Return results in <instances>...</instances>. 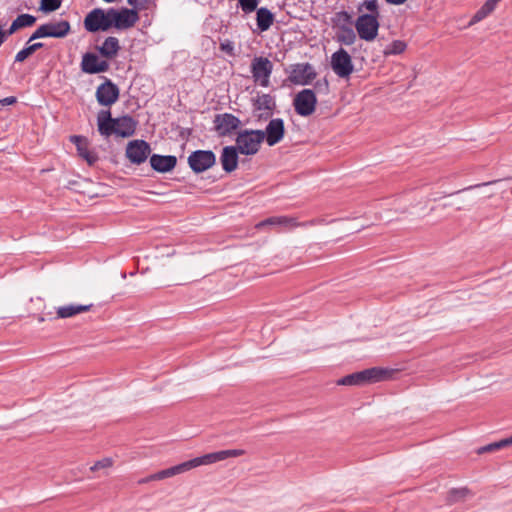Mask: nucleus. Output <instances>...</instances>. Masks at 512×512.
<instances>
[{
	"mask_svg": "<svg viewBox=\"0 0 512 512\" xmlns=\"http://www.w3.org/2000/svg\"><path fill=\"white\" fill-rule=\"evenodd\" d=\"M97 126L99 133L106 138L111 135L128 138L134 135L137 121L129 115L112 118L109 110H101L97 115Z\"/></svg>",
	"mask_w": 512,
	"mask_h": 512,
	"instance_id": "obj_1",
	"label": "nucleus"
},
{
	"mask_svg": "<svg viewBox=\"0 0 512 512\" xmlns=\"http://www.w3.org/2000/svg\"><path fill=\"white\" fill-rule=\"evenodd\" d=\"M390 376V370L379 367H373L346 375L339 379L337 381V384L344 386H361L365 384L387 380L388 378H390Z\"/></svg>",
	"mask_w": 512,
	"mask_h": 512,
	"instance_id": "obj_2",
	"label": "nucleus"
},
{
	"mask_svg": "<svg viewBox=\"0 0 512 512\" xmlns=\"http://www.w3.org/2000/svg\"><path fill=\"white\" fill-rule=\"evenodd\" d=\"M246 452L243 449H228V450H221L216 451L212 453L205 454L200 457H196L194 459L182 462L178 464L180 473H185L191 469H194L196 467L202 466V465H210L216 462H220L223 460H226L228 458H234L244 455Z\"/></svg>",
	"mask_w": 512,
	"mask_h": 512,
	"instance_id": "obj_3",
	"label": "nucleus"
},
{
	"mask_svg": "<svg viewBox=\"0 0 512 512\" xmlns=\"http://www.w3.org/2000/svg\"><path fill=\"white\" fill-rule=\"evenodd\" d=\"M113 27L111 8L104 10L95 8L91 10L84 19V28L91 33L108 31Z\"/></svg>",
	"mask_w": 512,
	"mask_h": 512,
	"instance_id": "obj_4",
	"label": "nucleus"
},
{
	"mask_svg": "<svg viewBox=\"0 0 512 512\" xmlns=\"http://www.w3.org/2000/svg\"><path fill=\"white\" fill-rule=\"evenodd\" d=\"M263 141V130H244L237 135L236 148L241 154L254 155L259 151Z\"/></svg>",
	"mask_w": 512,
	"mask_h": 512,
	"instance_id": "obj_5",
	"label": "nucleus"
},
{
	"mask_svg": "<svg viewBox=\"0 0 512 512\" xmlns=\"http://www.w3.org/2000/svg\"><path fill=\"white\" fill-rule=\"evenodd\" d=\"M250 68L253 80L256 84L265 88L270 85L273 63L268 58L263 56L254 57Z\"/></svg>",
	"mask_w": 512,
	"mask_h": 512,
	"instance_id": "obj_6",
	"label": "nucleus"
},
{
	"mask_svg": "<svg viewBox=\"0 0 512 512\" xmlns=\"http://www.w3.org/2000/svg\"><path fill=\"white\" fill-rule=\"evenodd\" d=\"M316 105L317 97L312 89L299 91L293 99L295 112L302 117L312 115L315 112Z\"/></svg>",
	"mask_w": 512,
	"mask_h": 512,
	"instance_id": "obj_7",
	"label": "nucleus"
},
{
	"mask_svg": "<svg viewBox=\"0 0 512 512\" xmlns=\"http://www.w3.org/2000/svg\"><path fill=\"white\" fill-rule=\"evenodd\" d=\"M330 65L333 72L340 78L347 79L354 71V65L349 53L340 48L331 55Z\"/></svg>",
	"mask_w": 512,
	"mask_h": 512,
	"instance_id": "obj_8",
	"label": "nucleus"
},
{
	"mask_svg": "<svg viewBox=\"0 0 512 512\" xmlns=\"http://www.w3.org/2000/svg\"><path fill=\"white\" fill-rule=\"evenodd\" d=\"M378 19L375 15L358 16L355 28L360 39L371 42L377 37L380 26Z\"/></svg>",
	"mask_w": 512,
	"mask_h": 512,
	"instance_id": "obj_9",
	"label": "nucleus"
},
{
	"mask_svg": "<svg viewBox=\"0 0 512 512\" xmlns=\"http://www.w3.org/2000/svg\"><path fill=\"white\" fill-rule=\"evenodd\" d=\"M216 162V156L211 150H196L188 157L189 167L195 173H201L211 168Z\"/></svg>",
	"mask_w": 512,
	"mask_h": 512,
	"instance_id": "obj_10",
	"label": "nucleus"
},
{
	"mask_svg": "<svg viewBox=\"0 0 512 512\" xmlns=\"http://www.w3.org/2000/svg\"><path fill=\"white\" fill-rule=\"evenodd\" d=\"M252 106L258 120H267L272 115L276 102L270 94L257 93L256 97L252 99Z\"/></svg>",
	"mask_w": 512,
	"mask_h": 512,
	"instance_id": "obj_11",
	"label": "nucleus"
},
{
	"mask_svg": "<svg viewBox=\"0 0 512 512\" xmlns=\"http://www.w3.org/2000/svg\"><path fill=\"white\" fill-rule=\"evenodd\" d=\"M317 76L314 67L309 63H298L291 66L289 81L296 85H308Z\"/></svg>",
	"mask_w": 512,
	"mask_h": 512,
	"instance_id": "obj_12",
	"label": "nucleus"
},
{
	"mask_svg": "<svg viewBox=\"0 0 512 512\" xmlns=\"http://www.w3.org/2000/svg\"><path fill=\"white\" fill-rule=\"evenodd\" d=\"M113 27L118 30H125L133 27L139 20L138 12L134 9L122 8L117 10L111 8Z\"/></svg>",
	"mask_w": 512,
	"mask_h": 512,
	"instance_id": "obj_13",
	"label": "nucleus"
},
{
	"mask_svg": "<svg viewBox=\"0 0 512 512\" xmlns=\"http://www.w3.org/2000/svg\"><path fill=\"white\" fill-rule=\"evenodd\" d=\"M150 146L144 140H133L127 144L126 157L134 164H141L146 161L150 154Z\"/></svg>",
	"mask_w": 512,
	"mask_h": 512,
	"instance_id": "obj_14",
	"label": "nucleus"
},
{
	"mask_svg": "<svg viewBox=\"0 0 512 512\" xmlns=\"http://www.w3.org/2000/svg\"><path fill=\"white\" fill-rule=\"evenodd\" d=\"M80 67L86 74H98L108 71L110 64L107 60H101L95 53L87 52L82 56Z\"/></svg>",
	"mask_w": 512,
	"mask_h": 512,
	"instance_id": "obj_15",
	"label": "nucleus"
},
{
	"mask_svg": "<svg viewBox=\"0 0 512 512\" xmlns=\"http://www.w3.org/2000/svg\"><path fill=\"white\" fill-rule=\"evenodd\" d=\"M214 125L219 136H227L240 127L241 121L231 113H223L215 116Z\"/></svg>",
	"mask_w": 512,
	"mask_h": 512,
	"instance_id": "obj_16",
	"label": "nucleus"
},
{
	"mask_svg": "<svg viewBox=\"0 0 512 512\" xmlns=\"http://www.w3.org/2000/svg\"><path fill=\"white\" fill-rule=\"evenodd\" d=\"M119 98V88L110 79H106L96 91V99L100 105L111 106Z\"/></svg>",
	"mask_w": 512,
	"mask_h": 512,
	"instance_id": "obj_17",
	"label": "nucleus"
},
{
	"mask_svg": "<svg viewBox=\"0 0 512 512\" xmlns=\"http://www.w3.org/2000/svg\"><path fill=\"white\" fill-rule=\"evenodd\" d=\"M285 126L281 118H273L264 130V140L269 146L278 144L284 138Z\"/></svg>",
	"mask_w": 512,
	"mask_h": 512,
	"instance_id": "obj_18",
	"label": "nucleus"
},
{
	"mask_svg": "<svg viewBox=\"0 0 512 512\" xmlns=\"http://www.w3.org/2000/svg\"><path fill=\"white\" fill-rule=\"evenodd\" d=\"M314 223V221L299 223L297 222L296 218L289 216H273L257 223L255 227L257 229H261L265 226H279L287 229H292L298 226L313 225Z\"/></svg>",
	"mask_w": 512,
	"mask_h": 512,
	"instance_id": "obj_19",
	"label": "nucleus"
},
{
	"mask_svg": "<svg viewBox=\"0 0 512 512\" xmlns=\"http://www.w3.org/2000/svg\"><path fill=\"white\" fill-rule=\"evenodd\" d=\"M70 140L76 145L79 156L83 158L90 166L97 162L98 155L96 152L89 149L86 138L74 135L70 137Z\"/></svg>",
	"mask_w": 512,
	"mask_h": 512,
	"instance_id": "obj_20",
	"label": "nucleus"
},
{
	"mask_svg": "<svg viewBox=\"0 0 512 512\" xmlns=\"http://www.w3.org/2000/svg\"><path fill=\"white\" fill-rule=\"evenodd\" d=\"M177 163V158L172 155H159V154H153L150 157V164L151 167L161 173H166L171 171Z\"/></svg>",
	"mask_w": 512,
	"mask_h": 512,
	"instance_id": "obj_21",
	"label": "nucleus"
},
{
	"mask_svg": "<svg viewBox=\"0 0 512 512\" xmlns=\"http://www.w3.org/2000/svg\"><path fill=\"white\" fill-rule=\"evenodd\" d=\"M238 152L239 150L234 146L223 148L220 160L224 171L232 172L237 168Z\"/></svg>",
	"mask_w": 512,
	"mask_h": 512,
	"instance_id": "obj_22",
	"label": "nucleus"
},
{
	"mask_svg": "<svg viewBox=\"0 0 512 512\" xmlns=\"http://www.w3.org/2000/svg\"><path fill=\"white\" fill-rule=\"evenodd\" d=\"M43 25L47 37L63 38L69 34L71 29L70 23L66 20L49 22Z\"/></svg>",
	"mask_w": 512,
	"mask_h": 512,
	"instance_id": "obj_23",
	"label": "nucleus"
},
{
	"mask_svg": "<svg viewBox=\"0 0 512 512\" xmlns=\"http://www.w3.org/2000/svg\"><path fill=\"white\" fill-rule=\"evenodd\" d=\"M121 49L118 38L114 36L107 37L101 46L97 47L98 52L106 59H114Z\"/></svg>",
	"mask_w": 512,
	"mask_h": 512,
	"instance_id": "obj_24",
	"label": "nucleus"
},
{
	"mask_svg": "<svg viewBox=\"0 0 512 512\" xmlns=\"http://www.w3.org/2000/svg\"><path fill=\"white\" fill-rule=\"evenodd\" d=\"M274 14L266 7L256 9V23L259 32H265L270 29L274 23Z\"/></svg>",
	"mask_w": 512,
	"mask_h": 512,
	"instance_id": "obj_25",
	"label": "nucleus"
},
{
	"mask_svg": "<svg viewBox=\"0 0 512 512\" xmlns=\"http://www.w3.org/2000/svg\"><path fill=\"white\" fill-rule=\"evenodd\" d=\"M92 304L81 305V304H69L57 308V318L65 319L73 317L77 314L87 312L91 309Z\"/></svg>",
	"mask_w": 512,
	"mask_h": 512,
	"instance_id": "obj_26",
	"label": "nucleus"
},
{
	"mask_svg": "<svg viewBox=\"0 0 512 512\" xmlns=\"http://www.w3.org/2000/svg\"><path fill=\"white\" fill-rule=\"evenodd\" d=\"M179 474H181L179 466L175 465L170 468L153 473L145 478L139 479L138 484L142 485V484H146L151 481H160V480L170 478V477H173V476L179 475Z\"/></svg>",
	"mask_w": 512,
	"mask_h": 512,
	"instance_id": "obj_27",
	"label": "nucleus"
},
{
	"mask_svg": "<svg viewBox=\"0 0 512 512\" xmlns=\"http://www.w3.org/2000/svg\"><path fill=\"white\" fill-rule=\"evenodd\" d=\"M331 24L335 30L351 27L353 24L352 16L347 11L336 12L333 17H331Z\"/></svg>",
	"mask_w": 512,
	"mask_h": 512,
	"instance_id": "obj_28",
	"label": "nucleus"
},
{
	"mask_svg": "<svg viewBox=\"0 0 512 512\" xmlns=\"http://www.w3.org/2000/svg\"><path fill=\"white\" fill-rule=\"evenodd\" d=\"M356 33L353 30V27H346L341 30H336L335 39L340 44L350 46L355 43L356 41Z\"/></svg>",
	"mask_w": 512,
	"mask_h": 512,
	"instance_id": "obj_29",
	"label": "nucleus"
},
{
	"mask_svg": "<svg viewBox=\"0 0 512 512\" xmlns=\"http://www.w3.org/2000/svg\"><path fill=\"white\" fill-rule=\"evenodd\" d=\"M44 46L41 42H36L31 45L26 46L22 50H20L15 56V62H23L29 56H31L38 49H41Z\"/></svg>",
	"mask_w": 512,
	"mask_h": 512,
	"instance_id": "obj_30",
	"label": "nucleus"
},
{
	"mask_svg": "<svg viewBox=\"0 0 512 512\" xmlns=\"http://www.w3.org/2000/svg\"><path fill=\"white\" fill-rule=\"evenodd\" d=\"M357 9H358V12L367 10L369 13H366L365 15H375L376 18H379V16H380L377 0H363L359 4Z\"/></svg>",
	"mask_w": 512,
	"mask_h": 512,
	"instance_id": "obj_31",
	"label": "nucleus"
},
{
	"mask_svg": "<svg viewBox=\"0 0 512 512\" xmlns=\"http://www.w3.org/2000/svg\"><path fill=\"white\" fill-rule=\"evenodd\" d=\"M509 445H512V436L509 438H505L500 441L494 442V443H490L486 446H483L479 449L478 453L481 454V453H485V452H492L495 450L505 448Z\"/></svg>",
	"mask_w": 512,
	"mask_h": 512,
	"instance_id": "obj_32",
	"label": "nucleus"
},
{
	"mask_svg": "<svg viewBox=\"0 0 512 512\" xmlns=\"http://www.w3.org/2000/svg\"><path fill=\"white\" fill-rule=\"evenodd\" d=\"M407 45L404 41L394 40L384 51L385 55H398L405 51Z\"/></svg>",
	"mask_w": 512,
	"mask_h": 512,
	"instance_id": "obj_33",
	"label": "nucleus"
},
{
	"mask_svg": "<svg viewBox=\"0 0 512 512\" xmlns=\"http://www.w3.org/2000/svg\"><path fill=\"white\" fill-rule=\"evenodd\" d=\"M15 21L19 28L30 27L36 22V17L30 14H21L15 19Z\"/></svg>",
	"mask_w": 512,
	"mask_h": 512,
	"instance_id": "obj_34",
	"label": "nucleus"
},
{
	"mask_svg": "<svg viewBox=\"0 0 512 512\" xmlns=\"http://www.w3.org/2000/svg\"><path fill=\"white\" fill-rule=\"evenodd\" d=\"M259 0H239V6L245 14H250L257 9Z\"/></svg>",
	"mask_w": 512,
	"mask_h": 512,
	"instance_id": "obj_35",
	"label": "nucleus"
},
{
	"mask_svg": "<svg viewBox=\"0 0 512 512\" xmlns=\"http://www.w3.org/2000/svg\"><path fill=\"white\" fill-rule=\"evenodd\" d=\"M62 0H41V9L45 12H52L61 6Z\"/></svg>",
	"mask_w": 512,
	"mask_h": 512,
	"instance_id": "obj_36",
	"label": "nucleus"
},
{
	"mask_svg": "<svg viewBox=\"0 0 512 512\" xmlns=\"http://www.w3.org/2000/svg\"><path fill=\"white\" fill-rule=\"evenodd\" d=\"M492 12L493 11L490 10V8L486 7L483 4V6L472 17L471 24H474V23H477V22L483 20L485 17H487Z\"/></svg>",
	"mask_w": 512,
	"mask_h": 512,
	"instance_id": "obj_37",
	"label": "nucleus"
},
{
	"mask_svg": "<svg viewBox=\"0 0 512 512\" xmlns=\"http://www.w3.org/2000/svg\"><path fill=\"white\" fill-rule=\"evenodd\" d=\"M492 12L493 11L490 10V8L486 7L483 4V6L472 17L471 24H474V23H477V22L483 20L485 17H487Z\"/></svg>",
	"mask_w": 512,
	"mask_h": 512,
	"instance_id": "obj_38",
	"label": "nucleus"
},
{
	"mask_svg": "<svg viewBox=\"0 0 512 512\" xmlns=\"http://www.w3.org/2000/svg\"><path fill=\"white\" fill-rule=\"evenodd\" d=\"M112 465H113V460H112V458L107 457V458H103V459H101V460H99V461L95 462V463H94V465H92V466L90 467V470H91L92 472H94V471H98V470H100V469L109 468V467H111Z\"/></svg>",
	"mask_w": 512,
	"mask_h": 512,
	"instance_id": "obj_39",
	"label": "nucleus"
},
{
	"mask_svg": "<svg viewBox=\"0 0 512 512\" xmlns=\"http://www.w3.org/2000/svg\"><path fill=\"white\" fill-rule=\"evenodd\" d=\"M127 2L136 11L146 9L149 4V0H127Z\"/></svg>",
	"mask_w": 512,
	"mask_h": 512,
	"instance_id": "obj_40",
	"label": "nucleus"
},
{
	"mask_svg": "<svg viewBox=\"0 0 512 512\" xmlns=\"http://www.w3.org/2000/svg\"><path fill=\"white\" fill-rule=\"evenodd\" d=\"M220 49L221 51L225 52L226 54L230 56H234V44L230 40H225L220 43Z\"/></svg>",
	"mask_w": 512,
	"mask_h": 512,
	"instance_id": "obj_41",
	"label": "nucleus"
},
{
	"mask_svg": "<svg viewBox=\"0 0 512 512\" xmlns=\"http://www.w3.org/2000/svg\"><path fill=\"white\" fill-rule=\"evenodd\" d=\"M46 37L47 36H46L44 25H41L30 36V38L28 40V43L33 41V40L40 39V38H46Z\"/></svg>",
	"mask_w": 512,
	"mask_h": 512,
	"instance_id": "obj_42",
	"label": "nucleus"
},
{
	"mask_svg": "<svg viewBox=\"0 0 512 512\" xmlns=\"http://www.w3.org/2000/svg\"><path fill=\"white\" fill-rule=\"evenodd\" d=\"M17 102V98L15 96H9L3 99H0V105L6 106V105H13Z\"/></svg>",
	"mask_w": 512,
	"mask_h": 512,
	"instance_id": "obj_43",
	"label": "nucleus"
},
{
	"mask_svg": "<svg viewBox=\"0 0 512 512\" xmlns=\"http://www.w3.org/2000/svg\"><path fill=\"white\" fill-rule=\"evenodd\" d=\"M19 28L17 22L14 20L7 31H3L6 34V38L15 33Z\"/></svg>",
	"mask_w": 512,
	"mask_h": 512,
	"instance_id": "obj_44",
	"label": "nucleus"
},
{
	"mask_svg": "<svg viewBox=\"0 0 512 512\" xmlns=\"http://www.w3.org/2000/svg\"><path fill=\"white\" fill-rule=\"evenodd\" d=\"M499 0H487L484 5L494 11Z\"/></svg>",
	"mask_w": 512,
	"mask_h": 512,
	"instance_id": "obj_45",
	"label": "nucleus"
},
{
	"mask_svg": "<svg viewBox=\"0 0 512 512\" xmlns=\"http://www.w3.org/2000/svg\"><path fill=\"white\" fill-rule=\"evenodd\" d=\"M451 493L459 495L460 497H465V495L468 493V490L467 489L453 490Z\"/></svg>",
	"mask_w": 512,
	"mask_h": 512,
	"instance_id": "obj_46",
	"label": "nucleus"
},
{
	"mask_svg": "<svg viewBox=\"0 0 512 512\" xmlns=\"http://www.w3.org/2000/svg\"><path fill=\"white\" fill-rule=\"evenodd\" d=\"M388 3L393 5H401L405 3L407 0H386Z\"/></svg>",
	"mask_w": 512,
	"mask_h": 512,
	"instance_id": "obj_47",
	"label": "nucleus"
},
{
	"mask_svg": "<svg viewBox=\"0 0 512 512\" xmlns=\"http://www.w3.org/2000/svg\"><path fill=\"white\" fill-rule=\"evenodd\" d=\"M6 34L3 33L2 27L0 26V46L5 42Z\"/></svg>",
	"mask_w": 512,
	"mask_h": 512,
	"instance_id": "obj_48",
	"label": "nucleus"
},
{
	"mask_svg": "<svg viewBox=\"0 0 512 512\" xmlns=\"http://www.w3.org/2000/svg\"><path fill=\"white\" fill-rule=\"evenodd\" d=\"M493 182H487V183H483V184H478V185H475V186H469L468 188H465L464 190H469V189H473L475 187H480V186H483V185H489V184H492Z\"/></svg>",
	"mask_w": 512,
	"mask_h": 512,
	"instance_id": "obj_49",
	"label": "nucleus"
},
{
	"mask_svg": "<svg viewBox=\"0 0 512 512\" xmlns=\"http://www.w3.org/2000/svg\"><path fill=\"white\" fill-rule=\"evenodd\" d=\"M323 85H324L325 89H328V82H327V80H324Z\"/></svg>",
	"mask_w": 512,
	"mask_h": 512,
	"instance_id": "obj_50",
	"label": "nucleus"
},
{
	"mask_svg": "<svg viewBox=\"0 0 512 512\" xmlns=\"http://www.w3.org/2000/svg\"><path fill=\"white\" fill-rule=\"evenodd\" d=\"M103 1H104V2H106V3H113V2H115L116 0H103Z\"/></svg>",
	"mask_w": 512,
	"mask_h": 512,
	"instance_id": "obj_51",
	"label": "nucleus"
},
{
	"mask_svg": "<svg viewBox=\"0 0 512 512\" xmlns=\"http://www.w3.org/2000/svg\"><path fill=\"white\" fill-rule=\"evenodd\" d=\"M39 321H40V322H43V321H44V318H43V317H40V318H39Z\"/></svg>",
	"mask_w": 512,
	"mask_h": 512,
	"instance_id": "obj_52",
	"label": "nucleus"
}]
</instances>
